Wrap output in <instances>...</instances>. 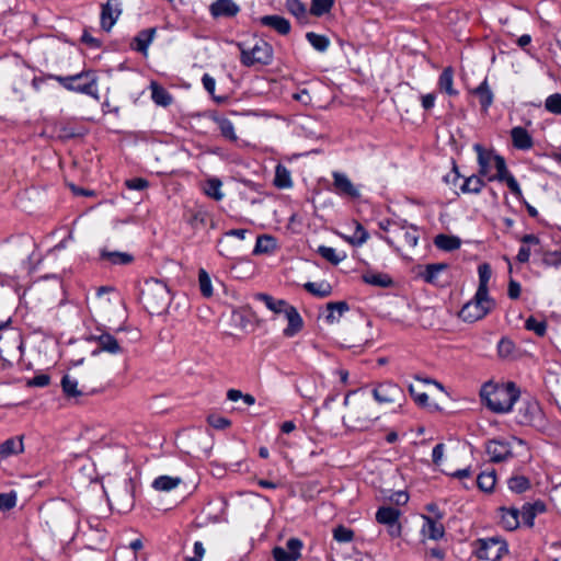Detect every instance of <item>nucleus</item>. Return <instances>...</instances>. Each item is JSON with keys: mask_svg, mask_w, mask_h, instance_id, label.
<instances>
[{"mask_svg": "<svg viewBox=\"0 0 561 561\" xmlns=\"http://www.w3.org/2000/svg\"><path fill=\"white\" fill-rule=\"evenodd\" d=\"M24 450L22 437H11L0 444V459L22 454Z\"/></svg>", "mask_w": 561, "mask_h": 561, "instance_id": "obj_27", "label": "nucleus"}, {"mask_svg": "<svg viewBox=\"0 0 561 561\" xmlns=\"http://www.w3.org/2000/svg\"><path fill=\"white\" fill-rule=\"evenodd\" d=\"M130 190L142 191L148 187V181L142 178H134L125 182Z\"/></svg>", "mask_w": 561, "mask_h": 561, "instance_id": "obj_64", "label": "nucleus"}, {"mask_svg": "<svg viewBox=\"0 0 561 561\" xmlns=\"http://www.w3.org/2000/svg\"><path fill=\"white\" fill-rule=\"evenodd\" d=\"M496 174L495 175H489V181L497 180L500 182H505L511 190V192L517 197L522 198L523 193L520 190V186L516 179L508 172L505 159L503 157L495 158V167Z\"/></svg>", "mask_w": 561, "mask_h": 561, "instance_id": "obj_12", "label": "nucleus"}, {"mask_svg": "<svg viewBox=\"0 0 561 561\" xmlns=\"http://www.w3.org/2000/svg\"><path fill=\"white\" fill-rule=\"evenodd\" d=\"M483 180L478 175H471L465 179L460 191L465 194H479L484 186Z\"/></svg>", "mask_w": 561, "mask_h": 561, "instance_id": "obj_39", "label": "nucleus"}, {"mask_svg": "<svg viewBox=\"0 0 561 561\" xmlns=\"http://www.w3.org/2000/svg\"><path fill=\"white\" fill-rule=\"evenodd\" d=\"M283 316L288 322L287 327L283 331V334L286 337H293L302 330L304 320L294 306L289 305L287 308H285Z\"/></svg>", "mask_w": 561, "mask_h": 561, "instance_id": "obj_17", "label": "nucleus"}, {"mask_svg": "<svg viewBox=\"0 0 561 561\" xmlns=\"http://www.w3.org/2000/svg\"><path fill=\"white\" fill-rule=\"evenodd\" d=\"M115 561H137V556L130 553L127 546H122L115 552Z\"/></svg>", "mask_w": 561, "mask_h": 561, "instance_id": "obj_63", "label": "nucleus"}, {"mask_svg": "<svg viewBox=\"0 0 561 561\" xmlns=\"http://www.w3.org/2000/svg\"><path fill=\"white\" fill-rule=\"evenodd\" d=\"M332 176L335 192L339 195L351 198H358L360 196L358 188L352 183L346 174L333 172Z\"/></svg>", "mask_w": 561, "mask_h": 561, "instance_id": "obj_15", "label": "nucleus"}, {"mask_svg": "<svg viewBox=\"0 0 561 561\" xmlns=\"http://www.w3.org/2000/svg\"><path fill=\"white\" fill-rule=\"evenodd\" d=\"M150 89H151V98L157 105L165 107L172 103L171 94L163 87L159 85L157 82H151Z\"/></svg>", "mask_w": 561, "mask_h": 561, "instance_id": "obj_35", "label": "nucleus"}, {"mask_svg": "<svg viewBox=\"0 0 561 561\" xmlns=\"http://www.w3.org/2000/svg\"><path fill=\"white\" fill-rule=\"evenodd\" d=\"M260 23L263 26H267L275 32H277L279 35H288L291 30L290 22L285 19L284 16L272 14V15H264L260 18Z\"/></svg>", "mask_w": 561, "mask_h": 561, "instance_id": "obj_22", "label": "nucleus"}, {"mask_svg": "<svg viewBox=\"0 0 561 561\" xmlns=\"http://www.w3.org/2000/svg\"><path fill=\"white\" fill-rule=\"evenodd\" d=\"M400 511L391 506L380 507L376 513V520L388 527V533L392 538L401 535V525L399 523Z\"/></svg>", "mask_w": 561, "mask_h": 561, "instance_id": "obj_11", "label": "nucleus"}, {"mask_svg": "<svg viewBox=\"0 0 561 561\" xmlns=\"http://www.w3.org/2000/svg\"><path fill=\"white\" fill-rule=\"evenodd\" d=\"M283 316L288 322L287 327L283 331V334L286 337H293L302 330L304 320L294 306L289 305L287 308H285Z\"/></svg>", "mask_w": 561, "mask_h": 561, "instance_id": "obj_19", "label": "nucleus"}, {"mask_svg": "<svg viewBox=\"0 0 561 561\" xmlns=\"http://www.w3.org/2000/svg\"><path fill=\"white\" fill-rule=\"evenodd\" d=\"M495 472H481L477 478V484L481 491L491 492L495 485Z\"/></svg>", "mask_w": 561, "mask_h": 561, "instance_id": "obj_48", "label": "nucleus"}, {"mask_svg": "<svg viewBox=\"0 0 561 561\" xmlns=\"http://www.w3.org/2000/svg\"><path fill=\"white\" fill-rule=\"evenodd\" d=\"M286 10L296 18L297 22L305 25L310 21V10L300 0H286Z\"/></svg>", "mask_w": 561, "mask_h": 561, "instance_id": "obj_24", "label": "nucleus"}, {"mask_svg": "<svg viewBox=\"0 0 561 561\" xmlns=\"http://www.w3.org/2000/svg\"><path fill=\"white\" fill-rule=\"evenodd\" d=\"M424 525L422 531L430 539L437 540L444 536V526L431 517L423 516Z\"/></svg>", "mask_w": 561, "mask_h": 561, "instance_id": "obj_31", "label": "nucleus"}, {"mask_svg": "<svg viewBox=\"0 0 561 561\" xmlns=\"http://www.w3.org/2000/svg\"><path fill=\"white\" fill-rule=\"evenodd\" d=\"M255 299L262 301L268 310L275 309V307L284 306V299H275L271 295L259 293L255 295Z\"/></svg>", "mask_w": 561, "mask_h": 561, "instance_id": "obj_59", "label": "nucleus"}, {"mask_svg": "<svg viewBox=\"0 0 561 561\" xmlns=\"http://www.w3.org/2000/svg\"><path fill=\"white\" fill-rule=\"evenodd\" d=\"M241 51L240 60L247 67L261 65L265 66L273 60V47L263 39H255L252 45L238 43Z\"/></svg>", "mask_w": 561, "mask_h": 561, "instance_id": "obj_4", "label": "nucleus"}, {"mask_svg": "<svg viewBox=\"0 0 561 561\" xmlns=\"http://www.w3.org/2000/svg\"><path fill=\"white\" fill-rule=\"evenodd\" d=\"M486 454L493 462H501L512 457V448L507 442L492 439L486 444Z\"/></svg>", "mask_w": 561, "mask_h": 561, "instance_id": "obj_16", "label": "nucleus"}, {"mask_svg": "<svg viewBox=\"0 0 561 561\" xmlns=\"http://www.w3.org/2000/svg\"><path fill=\"white\" fill-rule=\"evenodd\" d=\"M473 94H476L479 99V103L481 105V110L486 113L489 107L493 103V92L489 87L488 80L484 79L474 90Z\"/></svg>", "mask_w": 561, "mask_h": 561, "instance_id": "obj_28", "label": "nucleus"}, {"mask_svg": "<svg viewBox=\"0 0 561 561\" xmlns=\"http://www.w3.org/2000/svg\"><path fill=\"white\" fill-rule=\"evenodd\" d=\"M210 426L217 430H225L230 426L231 422L220 415L211 414L207 419Z\"/></svg>", "mask_w": 561, "mask_h": 561, "instance_id": "obj_60", "label": "nucleus"}, {"mask_svg": "<svg viewBox=\"0 0 561 561\" xmlns=\"http://www.w3.org/2000/svg\"><path fill=\"white\" fill-rule=\"evenodd\" d=\"M439 90L448 95H457L458 91L454 88V70L447 67L443 70L438 79Z\"/></svg>", "mask_w": 561, "mask_h": 561, "instance_id": "obj_33", "label": "nucleus"}, {"mask_svg": "<svg viewBox=\"0 0 561 561\" xmlns=\"http://www.w3.org/2000/svg\"><path fill=\"white\" fill-rule=\"evenodd\" d=\"M513 146L519 150H529L534 146V141L529 133L520 126L511 130Z\"/></svg>", "mask_w": 561, "mask_h": 561, "instance_id": "obj_25", "label": "nucleus"}, {"mask_svg": "<svg viewBox=\"0 0 561 561\" xmlns=\"http://www.w3.org/2000/svg\"><path fill=\"white\" fill-rule=\"evenodd\" d=\"M304 288L313 296L325 298L332 294V286L328 282L313 283L308 282Z\"/></svg>", "mask_w": 561, "mask_h": 561, "instance_id": "obj_37", "label": "nucleus"}, {"mask_svg": "<svg viewBox=\"0 0 561 561\" xmlns=\"http://www.w3.org/2000/svg\"><path fill=\"white\" fill-rule=\"evenodd\" d=\"M389 245L400 250L403 248H414L417 243V230L414 227L394 226L392 237L382 238Z\"/></svg>", "mask_w": 561, "mask_h": 561, "instance_id": "obj_8", "label": "nucleus"}, {"mask_svg": "<svg viewBox=\"0 0 561 561\" xmlns=\"http://www.w3.org/2000/svg\"><path fill=\"white\" fill-rule=\"evenodd\" d=\"M525 328L528 331L535 332L538 336H543L547 332V322L538 321L535 317H529L525 321Z\"/></svg>", "mask_w": 561, "mask_h": 561, "instance_id": "obj_54", "label": "nucleus"}, {"mask_svg": "<svg viewBox=\"0 0 561 561\" xmlns=\"http://www.w3.org/2000/svg\"><path fill=\"white\" fill-rule=\"evenodd\" d=\"M198 284L201 293L204 297H210L213 296V286L210 276L204 268H199L198 271Z\"/></svg>", "mask_w": 561, "mask_h": 561, "instance_id": "obj_53", "label": "nucleus"}, {"mask_svg": "<svg viewBox=\"0 0 561 561\" xmlns=\"http://www.w3.org/2000/svg\"><path fill=\"white\" fill-rule=\"evenodd\" d=\"M481 398L491 411L507 413L519 398V390L514 382L485 383L481 389Z\"/></svg>", "mask_w": 561, "mask_h": 561, "instance_id": "obj_1", "label": "nucleus"}, {"mask_svg": "<svg viewBox=\"0 0 561 561\" xmlns=\"http://www.w3.org/2000/svg\"><path fill=\"white\" fill-rule=\"evenodd\" d=\"M374 399L380 404H396L401 407L404 392L397 383L385 381L378 383L373 390Z\"/></svg>", "mask_w": 561, "mask_h": 561, "instance_id": "obj_9", "label": "nucleus"}, {"mask_svg": "<svg viewBox=\"0 0 561 561\" xmlns=\"http://www.w3.org/2000/svg\"><path fill=\"white\" fill-rule=\"evenodd\" d=\"M473 149L478 154L479 174L489 176L492 165L495 167V158H501L502 156L491 150H485L480 144H474Z\"/></svg>", "mask_w": 561, "mask_h": 561, "instance_id": "obj_20", "label": "nucleus"}, {"mask_svg": "<svg viewBox=\"0 0 561 561\" xmlns=\"http://www.w3.org/2000/svg\"><path fill=\"white\" fill-rule=\"evenodd\" d=\"M121 14H122L121 0H107V2L102 5V11H101L102 28L106 32H110Z\"/></svg>", "mask_w": 561, "mask_h": 561, "instance_id": "obj_14", "label": "nucleus"}, {"mask_svg": "<svg viewBox=\"0 0 561 561\" xmlns=\"http://www.w3.org/2000/svg\"><path fill=\"white\" fill-rule=\"evenodd\" d=\"M318 253L329 261L330 263L337 265L340 262H342L345 259L344 253H339L334 248L321 245L318 249Z\"/></svg>", "mask_w": 561, "mask_h": 561, "instance_id": "obj_49", "label": "nucleus"}, {"mask_svg": "<svg viewBox=\"0 0 561 561\" xmlns=\"http://www.w3.org/2000/svg\"><path fill=\"white\" fill-rule=\"evenodd\" d=\"M156 32H157L156 27H150V28L140 31L134 39L136 43L135 49L142 54H146L149 45L151 44V42L154 38Z\"/></svg>", "mask_w": 561, "mask_h": 561, "instance_id": "obj_34", "label": "nucleus"}, {"mask_svg": "<svg viewBox=\"0 0 561 561\" xmlns=\"http://www.w3.org/2000/svg\"><path fill=\"white\" fill-rule=\"evenodd\" d=\"M495 307L494 300L489 295L476 293L460 310L459 317L466 322H476L484 318Z\"/></svg>", "mask_w": 561, "mask_h": 561, "instance_id": "obj_6", "label": "nucleus"}, {"mask_svg": "<svg viewBox=\"0 0 561 561\" xmlns=\"http://www.w3.org/2000/svg\"><path fill=\"white\" fill-rule=\"evenodd\" d=\"M369 234L366 229L357 221H355V230L352 236H344V239L352 245L359 247L364 244Z\"/></svg>", "mask_w": 561, "mask_h": 561, "instance_id": "obj_44", "label": "nucleus"}, {"mask_svg": "<svg viewBox=\"0 0 561 561\" xmlns=\"http://www.w3.org/2000/svg\"><path fill=\"white\" fill-rule=\"evenodd\" d=\"M100 255L114 265H128L134 261V256L127 252L102 250Z\"/></svg>", "mask_w": 561, "mask_h": 561, "instance_id": "obj_30", "label": "nucleus"}, {"mask_svg": "<svg viewBox=\"0 0 561 561\" xmlns=\"http://www.w3.org/2000/svg\"><path fill=\"white\" fill-rule=\"evenodd\" d=\"M276 241L268 234L259 236L254 248V253H270L276 249Z\"/></svg>", "mask_w": 561, "mask_h": 561, "instance_id": "obj_43", "label": "nucleus"}, {"mask_svg": "<svg viewBox=\"0 0 561 561\" xmlns=\"http://www.w3.org/2000/svg\"><path fill=\"white\" fill-rule=\"evenodd\" d=\"M334 0H311L310 14L314 16H322L330 12Z\"/></svg>", "mask_w": 561, "mask_h": 561, "instance_id": "obj_50", "label": "nucleus"}, {"mask_svg": "<svg viewBox=\"0 0 561 561\" xmlns=\"http://www.w3.org/2000/svg\"><path fill=\"white\" fill-rule=\"evenodd\" d=\"M476 554L481 560L499 561L508 552L506 542L499 537L479 539Z\"/></svg>", "mask_w": 561, "mask_h": 561, "instance_id": "obj_7", "label": "nucleus"}, {"mask_svg": "<svg viewBox=\"0 0 561 561\" xmlns=\"http://www.w3.org/2000/svg\"><path fill=\"white\" fill-rule=\"evenodd\" d=\"M16 505V496L14 493L0 494V510L9 511Z\"/></svg>", "mask_w": 561, "mask_h": 561, "instance_id": "obj_61", "label": "nucleus"}, {"mask_svg": "<svg viewBox=\"0 0 561 561\" xmlns=\"http://www.w3.org/2000/svg\"><path fill=\"white\" fill-rule=\"evenodd\" d=\"M221 186L222 182L219 179L210 178L203 185V192L215 201H221L225 196Z\"/></svg>", "mask_w": 561, "mask_h": 561, "instance_id": "obj_36", "label": "nucleus"}, {"mask_svg": "<svg viewBox=\"0 0 561 561\" xmlns=\"http://www.w3.org/2000/svg\"><path fill=\"white\" fill-rule=\"evenodd\" d=\"M274 185L278 188H287L293 185L291 175L288 169L278 164L275 169Z\"/></svg>", "mask_w": 561, "mask_h": 561, "instance_id": "obj_40", "label": "nucleus"}, {"mask_svg": "<svg viewBox=\"0 0 561 561\" xmlns=\"http://www.w3.org/2000/svg\"><path fill=\"white\" fill-rule=\"evenodd\" d=\"M363 279L366 284L379 287H388L391 284V278L387 274L380 273L365 274Z\"/></svg>", "mask_w": 561, "mask_h": 561, "instance_id": "obj_52", "label": "nucleus"}, {"mask_svg": "<svg viewBox=\"0 0 561 561\" xmlns=\"http://www.w3.org/2000/svg\"><path fill=\"white\" fill-rule=\"evenodd\" d=\"M522 519L524 524H526L529 527L534 526L535 517L537 516V513L534 511L533 507H530V504H525L520 512Z\"/></svg>", "mask_w": 561, "mask_h": 561, "instance_id": "obj_62", "label": "nucleus"}, {"mask_svg": "<svg viewBox=\"0 0 561 561\" xmlns=\"http://www.w3.org/2000/svg\"><path fill=\"white\" fill-rule=\"evenodd\" d=\"M216 122H217V125H218V128H219L221 135L225 138L229 139L230 141H236L238 139L236 131H234V126L231 123V121L222 117V118L216 119Z\"/></svg>", "mask_w": 561, "mask_h": 561, "instance_id": "obj_51", "label": "nucleus"}, {"mask_svg": "<svg viewBox=\"0 0 561 561\" xmlns=\"http://www.w3.org/2000/svg\"><path fill=\"white\" fill-rule=\"evenodd\" d=\"M181 482L182 480L178 477L160 476L153 480L152 486L158 491H171Z\"/></svg>", "mask_w": 561, "mask_h": 561, "instance_id": "obj_42", "label": "nucleus"}, {"mask_svg": "<svg viewBox=\"0 0 561 561\" xmlns=\"http://www.w3.org/2000/svg\"><path fill=\"white\" fill-rule=\"evenodd\" d=\"M348 310L350 306L346 301L329 302L327 305V314L324 316V319L329 324L337 323L343 314Z\"/></svg>", "mask_w": 561, "mask_h": 561, "instance_id": "obj_26", "label": "nucleus"}, {"mask_svg": "<svg viewBox=\"0 0 561 561\" xmlns=\"http://www.w3.org/2000/svg\"><path fill=\"white\" fill-rule=\"evenodd\" d=\"M302 542L297 538H290L286 547H275L273 557L275 561H297L301 553Z\"/></svg>", "mask_w": 561, "mask_h": 561, "instance_id": "obj_13", "label": "nucleus"}, {"mask_svg": "<svg viewBox=\"0 0 561 561\" xmlns=\"http://www.w3.org/2000/svg\"><path fill=\"white\" fill-rule=\"evenodd\" d=\"M87 341L95 342L99 345L94 353L106 352L110 354H119L123 351L117 339L102 329H98L95 332L90 333L87 336Z\"/></svg>", "mask_w": 561, "mask_h": 561, "instance_id": "obj_10", "label": "nucleus"}, {"mask_svg": "<svg viewBox=\"0 0 561 561\" xmlns=\"http://www.w3.org/2000/svg\"><path fill=\"white\" fill-rule=\"evenodd\" d=\"M435 245L444 251H454L460 248V240L454 236L438 234L434 240Z\"/></svg>", "mask_w": 561, "mask_h": 561, "instance_id": "obj_38", "label": "nucleus"}, {"mask_svg": "<svg viewBox=\"0 0 561 561\" xmlns=\"http://www.w3.org/2000/svg\"><path fill=\"white\" fill-rule=\"evenodd\" d=\"M478 273H479V286H478V289H477V293H480V295H489V288H488V283L491 278V267L488 263H483L481 265H479L478 267Z\"/></svg>", "mask_w": 561, "mask_h": 561, "instance_id": "obj_41", "label": "nucleus"}, {"mask_svg": "<svg viewBox=\"0 0 561 561\" xmlns=\"http://www.w3.org/2000/svg\"><path fill=\"white\" fill-rule=\"evenodd\" d=\"M501 519L500 524L506 530H515L519 525V512L516 508L501 507Z\"/></svg>", "mask_w": 561, "mask_h": 561, "instance_id": "obj_29", "label": "nucleus"}, {"mask_svg": "<svg viewBox=\"0 0 561 561\" xmlns=\"http://www.w3.org/2000/svg\"><path fill=\"white\" fill-rule=\"evenodd\" d=\"M65 89L98 98L96 76L92 71H82L73 76H54Z\"/></svg>", "mask_w": 561, "mask_h": 561, "instance_id": "obj_5", "label": "nucleus"}, {"mask_svg": "<svg viewBox=\"0 0 561 561\" xmlns=\"http://www.w3.org/2000/svg\"><path fill=\"white\" fill-rule=\"evenodd\" d=\"M350 392L344 398V405L348 407L347 414L343 416V423L346 427L351 430H364L369 426V424L378 419V415L373 410L371 404L366 399H358L354 402H351Z\"/></svg>", "mask_w": 561, "mask_h": 561, "instance_id": "obj_3", "label": "nucleus"}, {"mask_svg": "<svg viewBox=\"0 0 561 561\" xmlns=\"http://www.w3.org/2000/svg\"><path fill=\"white\" fill-rule=\"evenodd\" d=\"M49 513L51 515V523L55 526H65L68 522L69 515H72V511L67 505L56 507Z\"/></svg>", "mask_w": 561, "mask_h": 561, "instance_id": "obj_46", "label": "nucleus"}, {"mask_svg": "<svg viewBox=\"0 0 561 561\" xmlns=\"http://www.w3.org/2000/svg\"><path fill=\"white\" fill-rule=\"evenodd\" d=\"M217 247L219 254L229 259L237 255L241 250L240 243L233 242L231 238L227 237L225 233L218 240Z\"/></svg>", "mask_w": 561, "mask_h": 561, "instance_id": "obj_32", "label": "nucleus"}, {"mask_svg": "<svg viewBox=\"0 0 561 561\" xmlns=\"http://www.w3.org/2000/svg\"><path fill=\"white\" fill-rule=\"evenodd\" d=\"M448 268L446 263L427 264L419 271L417 275L426 283L437 285L439 284V276Z\"/></svg>", "mask_w": 561, "mask_h": 561, "instance_id": "obj_23", "label": "nucleus"}, {"mask_svg": "<svg viewBox=\"0 0 561 561\" xmlns=\"http://www.w3.org/2000/svg\"><path fill=\"white\" fill-rule=\"evenodd\" d=\"M61 387L65 394L69 398H77L82 394V391L78 389V381L69 375L62 377Z\"/></svg>", "mask_w": 561, "mask_h": 561, "instance_id": "obj_47", "label": "nucleus"}, {"mask_svg": "<svg viewBox=\"0 0 561 561\" xmlns=\"http://www.w3.org/2000/svg\"><path fill=\"white\" fill-rule=\"evenodd\" d=\"M141 301L151 314H161L171 302L170 290L159 279H147L141 288Z\"/></svg>", "mask_w": 561, "mask_h": 561, "instance_id": "obj_2", "label": "nucleus"}, {"mask_svg": "<svg viewBox=\"0 0 561 561\" xmlns=\"http://www.w3.org/2000/svg\"><path fill=\"white\" fill-rule=\"evenodd\" d=\"M354 533L352 529L344 526H337L333 530V538L339 542H350L353 540Z\"/></svg>", "mask_w": 561, "mask_h": 561, "instance_id": "obj_58", "label": "nucleus"}, {"mask_svg": "<svg viewBox=\"0 0 561 561\" xmlns=\"http://www.w3.org/2000/svg\"><path fill=\"white\" fill-rule=\"evenodd\" d=\"M545 107L548 112L561 115V94L554 93L546 99Z\"/></svg>", "mask_w": 561, "mask_h": 561, "instance_id": "obj_57", "label": "nucleus"}, {"mask_svg": "<svg viewBox=\"0 0 561 561\" xmlns=\"http://www.w3.org/2000/svg\"><path fill=\"white\" fill-rule=\"evenodd\" d=\"M306 38L309 44L318 51H325L329 48L330 39L324 36L313 32H308L306 34Z\"/></svg>", "mask_w": 561, "mask_h": 561, "instance_id": "obj_45", "label": "nucleus"}, {"mask_svg": "<svg viewBox=\"0 0 561 561\" xmlns=\"http://www.w3.org/2000/svg\"><path fill=\"white\" fill-rule=\"evenodd\" d=\"M240 11V7L233 0H216L209 7L213 18H233Z\"/></svg>", "mask_w": 561, "mask_h": 561, "instance_id": "obj_21", "label": "nucleus"}, {"mask_svg": "<svg viewBox=\"0 0 561 561\" xmlns=\"http://www.w3.org/2000/svg\"><path fill=\"white\" fill-rule=\"evenodd\" d=\"M508 488L513 492L522 493L529 488V481L527 478H525L523 476L512 477L508 480Z\"/></svg>", "mask_w": 561, "mask_h": 561, "instance_id": "obj_56", "label": "nucleus"}, {"mask_svg": "<svg viewBox=\"0 0 561 561\" xmlns=\"http://www.w3.org/2000/svg\"><path fill=\"white\" fill-rule=\"evenodd\" d=\"M283 316L288 322L287 327L283 331V334L286 337H293L302 330L304 320L294 306L289 305L287 308H285Z\"/></svg>", "mask_w": 561, "mask_h": 561, "instance_id": "obj_18", "label": "nucleus"}, {"mask_svg": "<svg viewBox=\"0 0 561 561\" xmlns=\"http://www.w3.org/2000/svg\"><path fill=\"white\" fill-rule=\"evenodd\" d=\"M515 343L506 337L501 339V341L497 344V353L503 358L512 357L515 353Z\"/></svg>", "mask_w": 561, "mask_h": 561, "instance_id": "obj_55", "label": "nucleus"}]
</instances>
